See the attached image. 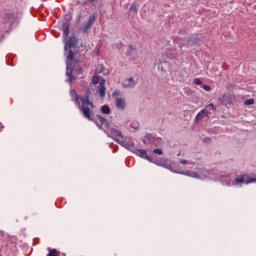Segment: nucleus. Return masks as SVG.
<instances>
[{
  "mask_svg": "<svg viewBox=\"0 0 256 256\" xmlns=\"http://www.w3.org/2000/svg\"><path fill=\"white\" fill-rule=\"evenodd\" d=\"M48 254L47 256H60L61 252H59L57 249L48 248Z\"/></svg>",
  "mask_w": 256,
  "mask_h": 256,
  "instance_id": "obj_13",
  "label": "nucleus"
},
{
  "mask_svg": "<svg viewBox=\"0 0 256 256\" xmlns=\"http://www.w3.org/2000/svg\"><path fill=\"white\" fill-rule=\"evenodd\" d=\"M92 83L93 85H98L97 86V92L100 97H105V93L107 91V88L105 87V79L99 75H94L92 77Z\"/></svg>",
  "mask_w": 256,
  "mask_h": 256,
  "instance_id": "obj_5",
  "label": "nucleus"
},
{
  "mask_svg": "<svg viewBox=\"0 0 256 256\" xmlns=\"http://www.w3.org/2000/svg\"><path fill=\"white\" fill-rule=\"evenodd\" d=\"M180 163H181L182 165H187V164L189 163V161H187V160H180Z\"/></svg>",
  "mask_w": 256,
  "mask_h": 256,
  "instance_id": "obj_23",
  "label": "nucleus"
},
{
  "mask_svg": "<svg viewBox=\"0 0 256 256\" xmlns=\"http://www.w3.org/2000/svg\"><path fill=\"white\" fill-rule=\"evenodd\" d=\"M76 43L77 42L75 41V39L69 38L68 42L65 45V51L69 49L68 54L66 56V60H67L66 75L69 77L70 83L71 81L75 80V77H73V71H75V63H77V61H75L76 53L73 52L71 48L75 47Z\"/></svg>",
  "mask_w": 256,
  "mask_h": 256,
  "instance_id": "obj_1",
  "label": "nucleus"
},
{
  "mask_svg": "<svg viewBox=\"0 0 256 256\" xmlns=\"http://www.w3.org/2000/svg\"><path fill=\"white\" fill-rule=\"evenodd\" d=\"M108 136H110L114 141H117L122 147H125L127 145V140H125V137L121 133V131L112 128L108 130Z\"/></svg>",
  "mask_w": 256,
  "mask_h": 256,
  "instance_id": "obj_6",
  "label": "nucleus"
},
{
  "mask_svg": "<svg viewBox=\"0 0 256 256\" xmlns=\"http://www.w3.org/2000/svg\"><path fill=\"white\" fill-rule=\"evenodd\" d=\"M85 93L86 96L80 98V111L86 119L91 121V110L94 107L93 102H90L89 100V98L91 97V89L86 88Z\"/></svg>",
  "mask_w": 256,
  "mask_h": 256,
  "instance_id": "obj_2",
  "label": "nucleus"
},
{
  "mask_svg": "<svg viewBox=\"0 0 256 256\" xmlns=\"http://www.w3.org/2000/svg\"><path fill=\"white\" fill-rule=\"evenodd\" d=\"M135 153L138 157H141V159H146V161L153 162V158H151L149 155H147V151L143 149H136Z\"/></svg>",
  "mask_w": 256,
  "mask_h": 256,
  "instance_id": "obj_10",
  "label": "nucleus"
},
{
  "mask_svg": "<svg viewBox=\"0 0 256 256\" xmlns=\"http://www.w3.org/2000/svg\"><path fill=\"white\" fill-rule=\"evenodd\" d=\"M98 125H104V126H107V119L101 117V116H98Z\"/></svg>",
  "mask_w": 256,
  "mask_h": 256,
  "instance_id": "obj_17",
  "label": "nucleus"
},
{
  "mask_svg": "<svg viewBox=\"0 0 256 256\" xmlns=\"http://www.w3.org/2000/svg\"><path fill=\"white\" fill-rule=\"evenodd\" d=\"M63 34L64 37H69V25L67 23L63 25Z\"/></svg>",
  "mask_w": 256,
  "mask_h": 256,
  "instance_id": "obj_16",
  "label": "nucleus"
},
{
  "mask_svg": "<svg viewBox=\"0 0 256 256\" xmlns=\"http://www.w3.org/2000/svg\"><path fill=\"white\" fill-rule=\"evenodd\" d=\"M211 111H217V107H215L213 103L206 105L205 108L196 115L195 123H199L205 118L209 119V117H211Z\"/></svg>",
  "mask_w": 256,
  "mask_h": 256,
  "instance_id": "obj_4",
  "label": "nucleus"
},
{
  "mask_svg": "<svg viewBox=\"0 0 256 256\" xmlns=\"http://www.w3.org/2000/svg\"><path fill=\"white\" fill-rule=\"evenodd\" d=\"M202 88L204 89V91H211V86L209 85H203Z\"/></svg>",
  "mask_w": 256,
  "mask_h": 256,
  "instance_id": "obj_21",
  "label": "nucleus"
},
{
  "mask_svg": "<svg viewBox=\"0 0 256 256\" xmlns=\"http://www.w3.org/2000/svg\"><path fill=\"white\" fill-rule=\"evenodd\" d=\"M155 141H157V138H155V136H153L151 134H147L143 138L144 145H153V143H155Z\"/></svg>",
  "mask_w": 256,
  "mask_h": 256,
  "instance_id": "obj_11",
  "label": "nucleus"
},
{
  "mask_svg": "<svg viewBox=\"0 0 256 256\" xmlns=\"http://www.w3.org/2000/svg\"><path fill=\"white\" fill-rule=\"evenodd\" d=\"M3 129H4V126L2 123H0V133L3 131Z\"/></svg>",
  "mask_w": 256,
  "mask_h": 256,
  "instance_id": "obj_24",
  "label": "nucleus"
},
{
  "mask_svg": "<svg viewBox=\"0 0 256 256\" xmlns=\"http://www.w3.org/2000/svg\"><path fill=\"white\" fill-rule=\"evenodd\" d=\"M95 21H97V16H89L88 21L81 28L82 33H87V31H89V29L93 27V23H95Z\"/></svg>",
  "mask_w": 256,
  "mask_h": 256,
  "instance_id": "obj_9",
  "label": "nucleus"
},
{
  "mask_svg": "<svg viewBox=\"0 0 256 256\" xmlns=\"http://www.w3.org/2000/svg\"><path fill=\"white\" fill-rule=\"evenodd\" d=\"M112 97L115 99V106L120 111H124L127 108V102H125V98L121 96V90H115L112 93Z\"/></svg>",
  "mask_w": 256,
  "mask_h": 256,
  "instance_id": "obj_7",
  "label": "nucleus"
},
{
  "mask_svg": "<svg viewBox=\"0 0 256 256\" xmlns=\"http://www.w3.org/2000/svg\"><path fill=\"white\" fill-rule=\"evenodd\" d=\"M101 111L105 115H109V113H111V108H109V106H107V105H104V106L101 107Z\"/></svg>",
  "mask_w": 256,
  "mask_h": 256,
  "instance_id": "obj_15",
  "label": "nucleus"
},
{
  "mask_svg": "<svg viewBox=\"0 0 256 256\" xmlns=\"http://www.w3.org/2000/svg\"><path fill=\"white\" fill-rule=\"evenodd\" d=\"M194 85H203V82L201 81V79L196 78L194 79Z\"/></svg>",
  "mask_w": 256,
  "mask_h": 256,
  "instance_id": "obj_20",
  "label": "nucleus"
},
{
  "mask_svg": "<svg viewBox=\"0 0 256 256\" xmlns=\"http://www.w3.org/2000/svg\"><path fill=\"white\" fill-rule=\"evenodd\" d=\"M244 105H255V99L251 98L245 100Z\"/></svg>",
  "mask_w": 256,
  "mask_h": 256,
  "instance_id": "obj_18",
  "label": "nucleus"
},
{
  "mask_svg": "<svg viewBox=\"0 0 256 256\" xmlns=\"http://www.w3.org/2000/svg\"><path fill=\"white\" fill-rule=\"evenodd\" d=\"M236 97L235 94H223L221 98L218 99L222 105H232V103L235 101Z\"/></svg>",
  "mask_w": 256,
  "mask_h": 256,
  "instance_id": "obj_8",
  "label": "nucleus"
},
{
  "mask_svg": "<svg viewBox=\"0 0 256 256\" xmlns=\"http://www.w3.org/2000/svg\"><path fill=\"white\" fill-rule=\"evenodd\" d=\"M153 153H154L155 155H163V150H161V149H155V150H153Z\"/></svg>",
  "mask_w": 256,
  "mask_h": 256,
  "instance_id": "obj_19",
  "label": "nucleus"
},
{
  "mask_svg": "<svg viewBox=\"0 0 256 256\" xmlns=\"http://www.w3.org/2000/svg\"><path fill=\"white\" fill-rule=\"evenodd\" d=\"M71 95H72V97H74V101H75L76 105L81 107V96H79V94H77V91L72 90Z\"/></svg>",
  "mask_w": 256,
  "mask_h": 256,
  "instance_id": "obj_12",
  "label": "nucleus"
},
{
  "mask_svg": "<svg viewBox=\"0 0 256 256\" xmlns=\"http://www.w3.org/2000/svg\"><path fill=\"white\" fill-rule=\"evenodd\" d=\"M249 183H256L255 174H240L234 180L227 182V185H249Z\"/></svg>",
  "mask_w": 256,
  "mask_h": 256,
  "instance_id": "obj_3",
  "label": "nucleus"
},
{
  "mask_svg": "<svg viewBox=\"0 0 256 256\" xmlns=\"http://www.w3.org/2000/svg\"><path fill=\"white\" fill-rule=\"evenodd\" d=\"M12 240H13V241H17V238H16V237H12Z\"/></svg>",
  "mask_w": 256,
  "mask_h": 256,
  "instance_id": "obj_26",
  "label": "nucleus"
},
{
  "mask_svg": "<svg viewBox=\"0 0 256 256\" xmlns=\"http://www.w3.org/2000/svg\"><path fill=\"white\" fill-rule=\"evenodd\" d=\"M129 49L133 50L135 48H133V45H129Z\"/></svg>",
  "mask_w": 256,
  "mask_h": 256,
  "instance_id": "obj_25",
  "label": "nucleus"
},
{
  "mask_svg": "<svg viewBox=\"0 0 256 256\" xmlns=\"http://www.w3.org/2000/svg\"><path fill=\"white\" fill-rule=\"evenodd\" d=\"M130 11H133L134 13H137V6L132 5V6L130 7Z\"/></svg>",
  "mask_w": 256,
  "mask_h": 256,
  "instance_id": "obj_22",
  "label": "nucleus"
},
{
  "mask_svg": "<svg viewBox=\"0 0 256 256\" xmlns=\"http://www.w3.org/2000/svg\"><path fill=\"white\" fill-rule=\"evenodd\" d=\"M177 157H181V152L177 154Z\"/></svg>",
  "mask_w": 256,
  "mask_h": 256,
  "instance_id": "obj_27",
  "label": "nucleus"
},
{
  "mask_svg": "<svg viewBox=\"0 0 256 256\" xmlns=\"http://www.w3.org/2000/svg\"><path fill=\"white\" fill-rule=\"evenodd\" d=\"M125 87H135V82L133 78H128L125 80Z\"/></svg>",
  "mask_w": 256,
  "mask_h": 256,
  "instance_id": "obj_14",
  "label": "nucleus"
}]
</instances>
